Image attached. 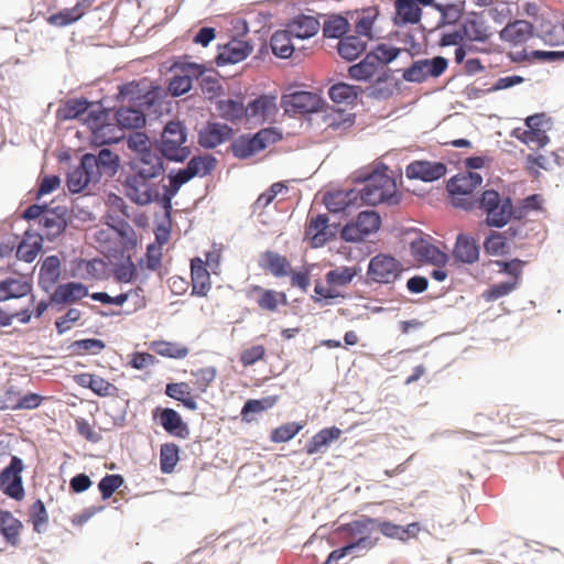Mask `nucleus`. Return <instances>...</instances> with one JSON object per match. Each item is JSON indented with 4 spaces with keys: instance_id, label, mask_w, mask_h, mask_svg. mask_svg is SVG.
<instances>
[{
    "instance_id": "obj_1",
    "label": "nucleus",
    "mask_w": 564,
    "mask_h": 564,
    "mask_svg": "<svg viewBox=\"0 0 564 564\" xmlns=\"http://www.w3.org/2000/svg\"><path fill=\"white\" fill-rule=\"evenodd\" d=\"M387 172L388 167L384 166L382 171L375 170L362 177L365 186L357 193L365 204L376 206L382 203L389 205L399 203L395 180Z\"/></svg>"
},
{
    "instance_id": "obj_2",
    "label": "nucleus",
    "mask_w": 564,
    "mask_h": 564,
    "mask_svg": "<svg viewBox=\"0 0 564 564\" xmlns=\"http://www.w3.org/2000/svg\"><path fill=\"white\" fill-rule=\"evenodd\" d=\"M482 183V176L477 172H462L449 178L446 189L451 204L456 208L471 210L477 205L474 192Z\"/></svg>"
},
{
    "instance_id": "obj_3",
    "label": "nucleus",
    "mask_w": 564,
    "mask_h": 564,
    "mask_svg": "<svg viewBox=\"0 0 564 564\" xmlns=\"http://www.w3.org/2000/svg\"><path fill=\"white\" fill-rule=\"evenodd\" d=\"M161 180L128 173L123 182L126 196L137 205L147 206L153 202L163 205L164 189Z\"/></svg>"
},
{
    "instance_id": "obj_4",
    "label": "nucleus",
    "mask_w": 564,
    "mask_h": 564,
    "mask_svg": "<svg viewBox=\"0 0 564 564\" xmlns=\"http://www.w3.org/2000/svg\"><path fill=\"white\" fill-rule=\"evenodd\" d=\"M377 524V519L370 517H361L357 520L344 523L337 528V532L344 534V539L348 541V545L352 551L365 550L366 552L376 547L380 538L372 535Z\"/></svg>"
},
{
    "instance_id": "obj_5",
    "label": "nucleus",
    "mask_w": 564,
    "mask_h": 564,
    "mask_svg": "<svg viewBox=\"0 0 564 564\" xmlns=\"http://www.w3.org/2000/svg\"><path fill=\"white\" fill-rule=\"evenodd\" d=\"M171 70L174 73L169 83V91L173 96H181L192 89L193 80L202 77L207 68L204 64L194 63L191 56H178L172 64Z\"/></svg>"
},
{
    "instance_id": "obj_6",
    "label": "nucleus",
    "mask_w": 564,
    "mask_h": 564,
    "mask_svg": "<svg viewBox=\"0 0 564 564\" xmlns=\"http://www.w3.org/2000/svg\"><path fill=\"white\" fill-rule=\"evenodd\" d=\"M356 267H337L325 274V283L316 281L314 292V302H325L329 304L332 300L341 296L339 289L346 288L358 274Z\"/></svg>"
},
{
    "instance_id": "obj_7",
    "label": "nucleus",
    "mask_w": 564,
    "mask_h": 564,
    "mask_svg": "<svg viewBox=\"0 0 564 564\" xmlns=\"http://www.w3.org/2000/svg\"><path fill=\"white\" fill-rule=\"evenodd\" d=\"M186 128L180 121H170L165 124L160 140L161 155L170 161L182 162L186 160L191 150L186 145Z\"/></svg>"
},
{
    "instance_id": "obj_8",
    "label": "nucleus",
    "mask_w": 564,
    "mask_h": 564,
    "mask_svg": "<svg viewBox=\"0 0 564 564\" xmlns=\"http://www.w3.org/2000/svg\"><path fill=\"white\" fill-rule=\"evenodd\" d=\"M476 206L486 215V224L489 227H503L513 213L511 199H502L495 189L485 191L477 199Z\"/></svg>"
},
{
    "instance_id": "obj_9",
    "label": "nucleus",
    "mask_w": 564,
    "mask_h": 564,
    "mask_svg": "<svg viewBox=\"0 0 564 564\" xmlns=\"http://www.w3.org/2000/svg\"><path fill=\"white\" fill-rule=\"evenodd\" d=\"M524 123L525 128H514L511 137L536 149L544 148L550 142L547 131L552 128V120L545 113L529 116Z\"/></svg>"
},
{
    "instance_id": "obj_10",
    "label": "nucleus",
    "mask_w": 564,
    "mask_h": 564,
    "mask_svg": "<svg viewBox=\"0 0 564 564\" xmlns=\"http://www.w3.org/2000/svg\"><path fill=\"white\" fill-rule=\"evenodd\" d=\"M282 139V134L274 128L261 129L253 135H241L231 143V151L238 159H248L268 145Z\"/></svg>"
},
{
    "instance_id": "obj_11",
    "label": "nucleus",
    "mask_w": 564,
    "mask_h": 564,
    "mask_svg": "<svg viewBox=\"0 0 564 564\" xmlns=\"http://www.w3.org/2000/svg\"><path fill=\"white\" fill-rule=\"evenodd\" d=\"M403 272L402 263L394 257L386 253H378L369 261L367 278L372 283L392 284Z\"/></svg>"
},
{
    "instance_id": "obj_12",
    "label": "nucleus",
    "mask_w": 564,
    "mask_h": 564,
    "mask_svg": "<svg viewBox=\"0 0 564 564\" xmlns=\"http://www.w3.org/2000/svg\"><path fill=\"white\" fill-rule=\"evenodd\" d=\"M381 225L380 215L375 210H364L356 220L350 221L341 229V238L346 241L358 242L366 236L376 232Z\"/></svg>"
},
{
    "instance_id": "obj_13",
    "label": "nucleus",
    "mask_w": 564,
    "mask_h": 564,
    "mask_svg": "<svg viewBox=\"0 0 564 564\" xmlns=\"http://www.w3.org/2000/svg\"><path fill=\"white\" fill-rule=\"evenodd\" d=\"M447 66V59L442 56H436L432 59H419L406 68L402 76L406 82L423 83L429 77H440L446 70Z\"/></svg>"
},
{
    "instance_id": "obj_14",
    "label": "nucleus",
    "mask_w": 564,
    "mask_h": 564,
    "mask_svg": "<svg viewBox=\"0 0 564 564\" xmlns=\"http://www.w3.org/2000/svg\"><path fill=\"white\" fill-rule=\"evenodd\" d=\"M108 112L102 109H91L85 118L84 122L93 132L95 143L109 144L118 142L121 135L116 134V128L111 123H106Z\"/></svg>"
},
{
    "instance_id": "obj_15",
    "label": "nucleus",
    "mask_w": 564,
    "mask_h": 564,
    "mask_svg": "<svg viewBox=\"0 0 564 564\" xmlns=\"http://www.w3.org/2000/svg\"><path fill=\"white\" fill-rule=\"evenodd\" d=\"M130 173L163 181L165 173L163 156L158 152L134 154L129 162Z\"/></svg>"
},
{
    "instance_id": "obj_16",
    "label": "nucleus",
    "mask_w": 564,
    "mask_h": 564,
    "mask_svg": "<svg viewBox=\"0 0 564 564\" xmlns=\"http://www.w3.org/2000/svg\"><path fill=\"white\" fill-rule=\"evenodd\" d=\"M23 462L21 458L13 456L8 467L0 475V486L6 495L22 500L24 497V488L21 473L23 470Z\"/></svg>"
},
{
    "instance_id": "obj_17",
    "label": "nucleus",
    "mask_w": 564,
    "mask_h": 564,
    "mask_svg": "<svg viewBox=\"0 0 564 564\" xmlns=\"http://www.w3.org/2000/svg\"><path fill=\"white\" fill-rule=\"evenodd\" d=\"M95 160L89 155H83L80 164L67 175V187L72 193H80L89 185H96L99 180L94 172Z\"/></svg>"
},
{
    "instance_id": "obj_18",
    "label": "nucleus",
    "mask_w": 564,
    "mask_h": 564,
    "mask_svg": "<svg viewBox=\"0 0 564 564\" xmlns=\"http://www.w3.org/2000/svg\"><path fill=\"white\" fill-rule=\"evenodd\" d=\"M412 256L421 261L435 267H445L449 257L431 242L430 237H419L410 243Z\"/></svg>"
},
{
    "instance_id": "obj_19",
    "label": "nucleus",
    "mask_w": 564,
    "mask_h": 564,
    "mask_svg": "<svg viewBox=\"0 0 564 564\" xmlns=\"http://www.w3.org/2000/svg\"><path fill=\"white\" fill-rule=\"evenodd\" d=\"M246 296L253 301L261 311L274 313L281 305L288 303L284 292L271 289H264L260 285H250L246 291Z\"/></svg>"
},
{
    "instance_id": "obj_20",
    "label": "nucleus",
    "mask_w": 564,
    "mask_h": 564,
    "mask_svg": "<svg viewBox=\"0 0 564 564\" xmlns=\"http://www.w3.org/2000/svg\"><path fill=\"white\" fill-rule=\"evenodd\" d=\"M281 104L286 112L310 113L318 110L321 99L314 93L299 90L284 95Z\"/></svg>"
},
{
    "instance_id": "obj_21",
    "label": "nucleus",
    "mask_w": 564,
    "mask_h": 564,
    "mask_svg": "<svg viewBox=\"0 0 564 564\" xmlns=\"http://www.w3.org/2000/svg\"><path fill=\"white\" fill-rule=\"evenodd\" d=\"M348 74L356 80H376L386 82L389 78V69H382L379 62L369 53L365 58L348 68Z\"/></svg>"
},
{
    "instance_id": "obj_22",
    "label": "nucleus",
    "mask_w": 564,
    "mask_h": 564,
    "mask_svg": "<svg viewBox=\"0 0 564 564\" xmlns=\"http://www.w3.org/2000/svg\"><path fill=\"white\" fill-rule=\"evenodd\" d=\"M160 91L158 89L149 90L143 93L140 87V83L130 82L119 87L118 98L121 101H127L133 106L151 108L159 97Z\"/></svg>"
},
{
    "instance_id": "obj_23",
    "label": "nucleus",
    "mask_w": 564,
    "mask_h": 564,
    "mask_svg": "<svg viewBox=\"0 0 564 564\" xmlns=\"http://www.w3.org/2000/svg\"><path fill=\"white\" fill-rule=\"evenodd\" d=\"M434 0H395L394 24L398 26L419 23L422 17L421 6L433 4Z\"/></svg>"
},
{
    "instance_id": "obj_24",
    "label": "nucleus",
    "mask_w": 564,
    "mask_h": 564,
    "mask_svg": "<svg viewBox=\"0 0 564 564\" xmlns=\"http://www.w3.org/2000/svg\"><path fill=\"white\" fill-rule=\"evenodd\" d=\"M328 217L325 214H319L310 219L305 228V238L310 240L313 248L324 246L334 237V232L329 228Z\"/></svg>"
},
{
    "instance_id": "obj_25",
    "label": "nucleus",
    "mask_w": 564,
    "mask_h": 564,
    "mask_svg": "<svg viewBox=\"0 0 564 564\" xmlns=\"http://www.w3.org/2000/svg\"><path fill=\"white\" fill-rule=\"evenodd\" d=\"M246 118L256 122H264L275 117L278 112L276 97L262 95L246 106Z\"/></svg>"
},
{
    "instance_id": "obj_26",
    "label": "nucleus",
    "mask_w": 564,
    "mask_h": 564,
    "mask_svg": "<svg viewBox=\"0 0 564 564\" xmlns=\"http://www.w3.org/2000/svg\"><path fill=\"white\" fill-rule=\"evenodd\" d=\"M446 171V165L441 162L414 161L406 166V176L433 182L444 176Z\"/></svg>"
},
{
    "instance_id": "obj_27",
    "label": "nucleus",
    "mask_w": 564,
    "mask_h": 564,
    "mask_svg": "<svg viewBox=\"0 0 564 564\" xmlns=\"http://www.w3.org/2000/svg\"><path fill=\"white\" fill-rule=\"evenodd\" d=\"M251 52L252 46L248 42L234 39L219 48L216 63L219 66L226 64H236L247 58Z\"/></svg>"
},
{
    "instance_id": "obj_28",
    "label": "nucleus",
    "mask_w": 564,
    "mask_h": 564,
    "mask_svg": "<svg viewBox=\"0 0 564 564\" xmlns=\"http://www.w3.org/2000/svg\"><path fill=\"white\" fill-rule=\"evenodd\" d=\"M227 124L208 122L198 132V143L206 149H213L227 141L231 135Z\"/></svg>"
},
{
    "instance_id": "obj_29",
    "label": "nucleus",
    "mask_w": 564,
    "mask_h": 564,
    "mask_svg": "<svg viewBox=\"0 0 564 564\" xmlns=\"http://www.w3.org/2000/svg\"><path fill=\"white\" fill-rule=\"evenodd\" d=\"M258 264L263 271L275 278H284L291 273V263L288 258L271 250L260 254Z\"/></svg>"
},
{
    "instance_id": "obj_30",
    "label": "nucleus",
    "mask_w": 564,
    "mask_h": 564,
    "mask_svg": "<svg viewBox=\"0 0 564 564\" xmlns=\"http://www.w3.org/2000/svg\"><path fill=\"white\" fill-rule=\"evenodd\" d=\"M192 295L206 296L212 289L210 274L200 258L191 260Z\"/></svg>"
},
{
    "instance_id": "obj_31",
    "label": "nucleus",
    "mask_w": 564,
    "mask_h": 564,
    "mask_svg": "<svg viewBox=\"0 0 564 564\" xmlns=\"http://www.w3.org/2000/svg\"><path fill=\"white\" fill-rule=\"evenodd\" d=\"M42 226L43 236L47 240H54L62 235L66 229L67 221L65 219V212L61 208L46 210L40 220Z\"/></svg>"
},
{
    "instance_id": "obj_32",
    "label": "nucleus",
    "mask_w": 564,
    "mask_h": 564,
    "mask_svg": "<svg viewBox=\"0 0 564 564\" xmlns=\"http://www.w3.org/2000/svg\"><path fill=\"white\" fill-rule=\"evenodd\" d=\"M85 155H89L95 160L96 166H94V172L99 181L102 175L108 177L115 176L119 170L120 158L109 149H101L97 155L91 153H86Z\"/></svg>"
},
{
    "instance_id": "obj_33",
    "label": "nucleus",
    "mask_w": 564,
    "mask_h": 564,
    "mask_svg": "<svg viewBox=\"0 0 564 564\" xmlns=\"http://www.w3.org/2000/svg\"><path fill=\"white\" fill-rule=\"evenodd\" d=\"M454 258L462 263H475L479 259L477 241L467 235H458L453 250Z\"/></svg>"
},
{
    "instance_id": "obj_34",
    "label": "nucleus",
    "mask_w": 564,
    "mask_h": 564,
    "mask_svg": "<svg viewBox=\"0 0 564 564\" xmlns=\"http://www.w3.org/2000/svg\"><path fill=\"white\" fill-rule=\"evenodd\" d=\"M359 198L357 191H334L325 194L324 204L330 213H347Z\"/></svg>"
},
{
    "instance_id": "obj_35",
    "label": "nucleus",
    "mask_w": 564,
    "mask_h": 564,
    "mask_svg": "<svg viewBox=\"0 0 564 564\" xmlns=\"http://www.w3.org/2000/svg\"><path fill=\"white\" fill-rule=\"evenodd\" d=\"M341 434V430L336 426L322 429L306 443V454L314 455L325 452L330 443L338 440Z\"/></svg>"
},
{
    "instance_id": "obj_36",
    "label": "nucleus",
    "mask_w": 564,
    "mask_h": 564,
    "mask_svg": "<svg viewBox=\"0 0 564 564\" xmlns=\"http://www.w3.org/2000/svg\"><path fill=\"white\" fill-rule=\"evenodd\" d=\"M159 420L167 433L181 438L188 437L189 429L175 410L169 408L161 410Z\"/></svg>"
},
{
    "instance_id": "obj_37",
    "label": "nucleus",
    "mask_w": 564,
    "mask_h": 564,
    "mask_svg": "<svg viewBox=\"0 0 564 564\" xmlns=\"http://www.w3.org/2000/svg\"><path fill=\"white\" fill-rule=\"evenodd\" d=\"M88 295V289L77 282H68L56 288L52 295V302L57 304H68L77 302Z\"/></svg>"
},
{
    "instance_id": "obj_38",
    "label": "nucleus",
    "mask_w": 564,
    "mask_h": 564,
    "mask_svg": "<svg viewBox=\"0 0 564 564\" xmlns=\"http://www.w3.org/2000/svg\"><path fill=\"white\" fill-rule=\"evenodd\" d=\"M319 22L314 17L300 15L293 19L286 26L292 37L304 40L314 36L319 30Z\"/></svg>"
},
{
    "instance_id": "obj_39",
    "label": "nucleus",
    "mask_w": 564,
    "mask_h": 564,
    "mask_svg": "<svg viewBox=\"0 0 564 564\" xmlns=\"http://www.w3.org/2000/svg\"><path fill=\"white\" fill-rule=\"evenodd\" d=\"M532 35L533 26L530 22L524 20H517L512 23H509L501 31V39L513 45H519L527 42L532 37Z\"/></svg>"
},
{
    "instance_id": "obj_40",
    "label": "nucleus",
    "mask_w": 564,
    "mask_h": 564,
    "mask_svg": "<svg viewBox=\"0 0 564 564\" xmlns=\"http://www.w3.org/2000/svg\"><path fill=\"white\" fill-rule=\"evenodd\" d=\"M31 289V284L22 276L7 278L0 282V301L23 297Z\"/></svg>"
},
{
    "instance_id": "obj_41",
    "label": "nucleus",
    "mask_w": 564,
    "mask_h": 564,
    "mask_svg": "<svg viewBox=\"0 0 564 564\" xmlns=\"http://www.w3.org/2000/svg\"><path fill=\"white\" fill-rule=\"evenodd\" d=\"M379 15L377 7H368L360 11H356L351 19L355 23V31L358 35L366 36L368 40L373 39L372 26Z\"/></svg>"
},
{
    "instance_id": "obj_42",
    "label": "nucleus",
    "mask_w": 564,
    "mask_h": 564,
    "mask_svg": "<svg viewBox=\"0 0 564 564\" xmlns=\"http://www.w3.org/2000/svg\"><path fill=\"white\" fill-rule=\"evenodd\" d=\"M194 177L195 176L192 175V172L187 166H185L184 169H180L176 172L172 171L169 174L170 185H163V206L166 208L171 207V200L176 195L178 189Z\"/></svg>"
},
{
    "instance_id": "obj_43",
    "label": "nucleus",
    "mask_w": 564,
    "mask_h": 564,
    "mask_svg": "<svg viewBox=\"0 0 564 564\" xmlns=\"http://www.w3.org/2000/svg\"><path fill=\"white\" fill-rule=\"evenodd\" d=\"M22 529V522L10 511H1L0 532L8 543L11 545H18L20 542V533Z\"/></svg>"
},
{
    "instance_id": "obj_44",
    "label": "nucleus",
    "mask_w": 564,
    "mask_h": 564,
    "mask_svg": "<svg viewBox=\"0 0 564 564\" xmlns=\"http://www.w3.org/2000/svg\"><path fill=\"white\" fill-rule=\"evenodd\" d=\"M116 120L122 129H139L145 123L143 110L133 107H121L116 111Z\"/></svg>"
},
{
    "instance_id": "obj_45",
    "label": "nucleus",
    "mask_w": 564,
    "mask_h": 564,
    "mask_svg": "<svg viewBox=\"0 0 564 564\" xmlns=\"http://www.w3.org/2000/svg\"><path fill=\"white\" fill-rule=\"evenodd\" d=\"M165 393L167 397L182 402L188 410L195 411L197 409V402L192 395V389L187 382L167 383Z\"/></svg>"
},
{
    "instance_id": "obj_46",
    "label": "nucleus",
    "mask_w": 564,
    "mask_h": 564,
    "mask_svg": "<svg viewBox=\"0 0 564 564\" xmlns=\"http://www.w3.org/2000/svg\"><path fill=\"white\" fill-rule=\"evenodd\" d=\"M366 45L367 43L359 36L348 35L339 40L337 51L343 58L352 61L364 53Z\"/></svg>"
},
{
    "instance_id": "obj_47",
    "label": "nucleus",
    "mask_w": 564,
    "mask_h": 564,
    "mask_svg": "<svg viewBox=\"0 0 564 564\" xmlns=\"http://www.w3.org/2000/svg\"><path fill=\"white\" fill-rule=\"evenodd\" d=\"M216 109L219 116L228 121L235 122L246 117V106L238 99H224L217 102Z\"/></svg>"
},
{
    "instance_id": "obj_48",
    "label": "nucleus",
    "mask_w": 564,
    "mask_h": 564,
    "mask_svg": "<svg viewBox=\"0 0 564 564\" xmlns=\"http://www.w3.org/2000/svg\"><path fill=\"white\" fill-rule=\"evenodd\" d=\"M497 267L496 272L500 274H507L510 282H517L520 284L522 280L523 269L527 265V261L520 259H511L509 261L494 260L489 262Z\"/></svg>"
},
{
    "instance_id": "obj_49",
    "label": "nucleus",
    "mask_w": 564,
    "mask_h": 564,
    "mask_svg": "<svg viewBox=\"0 0 564 564\" xmlns=\"http://www.w3.org/2000/svg\"><path fill=\"white\" fill-rule=\"evenodd\" d=\"M292 39L286 29L274 32L270 41L273 54L281 58L290 57L294 52Z\"/></svg>"
},
{
    "instance_id": "obj_50",
    "label": "nucleus",
    "mask_w": 564,
    "mask_h": 564,
    "mask_svg": "<svg viewBox=\"0 0 564 564\" xmlns=\"http://www.w3.org/2000/svg\"><path fill=\"white\" fill-rule=\"evenodd\" d=\"M150 348L160 356L173 359H183L189 352L186 346L166 340H154L150 344Z\"/></svg>"
},
{
    "instance_id": "obj_51",
    "label": "nucleus",
    "mask_w": 564,
    "mask_h": 564,
    "mask_svg": "<svg viewBox=\"0 0 564 564\" xmlns=\"http://www.w3.org/2000/svg\"><path fill=\"white\" fill-rule=\"evenodd\" d=\"M359 94V87L346 83H338L329 88L328 95L336 104L352 105Z\"/></svg>"
},
{
    "instance_id": "obj_52",
    "label": "nucleus",
    "mask_w": 564,
    "mask_h": 564,
    "mask_svg": "<svg viewBox=\"0 0 564 564\" xmlns=\"http://www.w3.org/2000/svg\"><path fill=\"white\" fill-rule=\"evenodd\" d=\"M42 240L41 236L28 235L18 246V258L25 262H32L42 250Z\"/></svg>"
},
{
    "instance_id": "obj_53",
    "label": "nucleus",
    "mask_w": 564,
    "mask_h": 564,
    "mask_svg": "<svg viewBox=\"0 0 564 564\" xmlns=\"http://www.w3.org/2000/svg\"><path fill=\"white\" fill-rule=\"evenodd\" d=\"M29 522L34 532L43 533L48 524V513L42 500L37 499L29 508Z\"/></svg>"
},
{
    "instance_id": "obj_54",
    "label": "nucleus",
    "mask_w": 564,
    "mask_h": 564,
    "mask_svg": "<svg viewBox=\"0 0 564 564\" xmlns=\"http://www.w3.org/2000/svg\"><path fill=\"white\" fill-rule=\"evenodd\" d=\"M93 105L85 98H74L66 101L59 110L61 117L65 120L77 119L89 113Z\"/></svg>"
},
{
    "instance_id": "obj_55",
    "label": "nucleus",
    "mask_w": 564,
    "mask_h": 564,
    "mask_svg": "<svg viewBox=\"0 0 564 564\" xmlns=\"http://www.w3.org/2000/svg\"><path fill=\"white\" fill-rule=\"evenodd\" d=\"M376 527L379 529V531L387 538L390 539H399V540H405L410 536L412 533V530H419L417 523H411L406 528L394 524L390 521H378Z\"/></svg>"
},
{
    "instance_id": "obj_56",
    "label": "nucleus",
    "mask_w": 564,
    "mask_h": 564,
    "mask_svg": "<svg viewBox=\"0 0 564 564\" xmlns=\"http://www.w3.org/2000/svg\"><path fill=\"white\" fill-rule=\"evenodd\" d=\"M178 446L174 443L163 444L160 448V467L162 473L171 474L180 460Z\"/></svg>"
},
{
    "instance_id": "obj_57",
    "label": "nucleus",
    "mask_w": 564,
    "mask_h": 564,
    "mask_svg": "<svg viewBox=\"0 0 564 564\" xmlns=\"http://www.w3.org/2000/svg\"><path fill=\"white\" fill-rule=\"evenodd\" d=\"M215 165L216 159L207 154L193 156L186 166L195 177H204L212 173V171L215 169Z\"/></svg>"
},
{
    "instance_id": "obj_58",
    "label": "nucleus",
    "mask_w": 564,
    "mask_h": 564,
    "mask_svg": "<svg viewBox=\"0 0 564 564\" xmlns=\"http://www.w3.org/2000/svg\"><path fill=\"white\" fill-rule=\"evenodd\" d=\"M349 30V22L340 15L330 17L323 26L324 36L341 39Z\"/></svg>"
},
{
    "instance_id": "obj_59",
    "label": "nucleus",
    "mask_w": 564,
    "mask_h": 564,
    "mask_svg": "<svg viewBox=\"0 0 564 564\" xmlns=\"http://www.w3.org/2000/svg\"><path fill=\"white\" fill-rule=\"evenodd\" d=\"M460 30L464 34V40L485 42L489 37L484 23L475 19L466 20Z\"/></svg>"
},
{
    "instance_id": "obj_60",
    "label": "nucleus",
    "mask_w": 564,
    "mask_h": 564,
    "mask_svg": "<svg viewBox=\"0 0 564 564\" xmlns=\"http://www.w3.org/2000/svg\"><path fill=\"white\" fill-rule=\"evenodd\" d=\"M105 347L106 344L101 339L86 338L73 341L69 346V349L75 355H98L105 349Z\"/></svg>"
},
{
    "instance_id": "obj_61",
    "label": "nucleus",
    "mask_w": 564,
    "mask_h": 564,
    "mask_svg": "<svg viewBox=\"0 0 564 564\" xmlns=\"http://www.w3.org/2000/svg\"><path fill=\"white\" fill-rule=\"evenodd\" d=\"M304 427V424L297 422H289L272 430L270 440L273 443H285L292 440Z\"/></svg>"
},
{
    "instance_id": "obj_62",
    "label": "nucleus",
    "mask_w": 564,
    "mask_h": 564,
    "mask_svg": "<svg viewBox=\"0 0 564 564\" xmlns=\"http://www.w3.org/2000/svg\"><path fill=\"white\" fill-rule=\"evenodd\" d=\"M484 249L485 252L490 256L506 254L508 252L507 238L500 232L492 231L485 239Z\"/></svg>"
},
{
    "instance_id": "obj_63",
    "label": "nucleus",
    "mask_w": 564,
    "mask_h": 564,
    "mask_svg": "<svg viewBox=\"0 0 564 564\" xmlns=\"http://www.w3.org/2000/svg\"><path fill=\"white\" fill-rule=\"evenodd\" d=\"M192 376L194 380L192 383L199 392H205L208 387L212 384V382L216 378V368L212 366L198 368L196 370H192Z\"/></svg>"
},
{
    "instance_id": "obj_64",
    "label": "nucleus",
    "mask_w": 564,
    "mask_h": 564,
    "mask_svg": "<svg viewBox=\"0 0 564 564\" xmlns=\"http://www.w3.org/2000/svg\"><path fill=\"white\" fill-rule=\"evenodd\" d=\"M434 8L441 13V23L442 24H454L456 23L463 14L464 4L463 3H447L434 4Z\"/></svg>"
}]
</instances>
